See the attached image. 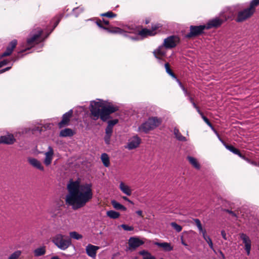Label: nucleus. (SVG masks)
I'll list each match as a JSON object with an SVG mask.
<instances>
[{"mask_svg":"<svg viewBox=\"0 0 259 259\" xmlns=\"http://www.w3.org/2000/svg\"><path fill=\"white\" fill-rule=\"evenodd\" d=\"M92 185L80 184L78 181L70 180L67 184L68 194L66 195V204L76 210L84 207L93 197Z\"/></svg>","mask_w":259,"mask_h":259,"instance_id":"f257e3e1","label":"nucleus"},{"mask_svg":"<svg viewBox=\"0 0 259 259\" xmlns=\"http://www.w3.org/2000/svg\"><path fill=\"white\" fill-rule=\"evenodd\" d=\"M90 110L92 119L97 120L100 118L106 121L109 119L110 114L113 113V106L108 105L105 101L97 99L91 102Z\"/></svg>","mask_w":259,"mask_h":259,"instance_id":"f03ea898","label":"nucleus"},{"mask_svg":"<svg viewBox=\"0 0 259 259\" xmlns=\"http://www.w3.org/2000/svg\"><path fill=\"white\" fill-rule=\"evenodd\" d=\"M52 242L59 249L65 250L71 245V239L62 234H57L52 238Z\"/></svg>","mask_w":259,"mask_h":259,"instance_id":"7ed1b4c3","label":"nucleus"},{"mask_svg":"<svg viewBox=\"0 0 259 259\" xmlns=\"http://www.w3.org/2000/svg\"><path fill=\"white\" fill-rule=\"evenodd\" d=\"M161 122V120L156 117H150L139 127V130L145 133H148L150 131L158 126Z\"/></svg>","mask_w":259,"mask_h":259,"instance_id":"20e7f679","label":"nucleus"},{"mask_svg":"<svg viewBox=\"0 0 259 259\" xmlns=\"http://www.w3.org/2000/svg\"><path fill=\"white\" fill-rule=\"evenodd\" d=\"M42 33V30L40 28H37L32 31L27 39V45L29 47L28 50L41 41V35Z\"/></svg>","mask_w":259,"mask_h":259,"instance_id":"39448f33","label":"nucleus"},{"mask_svg":"<svg viewBox=\"0 0 259 259\" xmlns=\"http://www.w3.org/2000/svg\"><path fill=\"white\" fill-rule=\"evenodd\" d=\"M255 10L250 6L238 12L235 21L237 22H242L250 18L254 13Z\"/></svg>","mask_w":259,"mask_h":259,"instance_id":"423d86ee","label":"nucleus"},{"mask_svg":"<svg viewBox=\"0 0 259 259\" xmlns=\"http://www.w3.org/2000/svg\"><path fill=\"white\" fill-rule=\"evenodd\" d=\"M205 29H206L205 25H191L190 26V32L186 35V37L192 38L200 36L204 33Z\"/></svg>","mask_w":259,"mask_h":259,"instance_id":"0eeeda50","label":"nucleus"},{"mask_svg":"<svg viewBox=\"0 0 259 259\" xmlns=\"http://www.w3.org/2000/svg\"><path fill=\"white\" fill-rule=\"evenodd\" d=\"M180 39L179 36L177 35H171L164 39L163 46L165 49H170L175 48L180 42Z\"/></svg>","mask_w":259,"mask_h":259,"instance_id":"6e6552de","label":"nucleus"},{"mask_svg":"<svg viewBox=\"0 0 259 259\" xmlns=\"http://www.w3.org/2000/svg\"><path fill=\"white\" fill-rule=\"evenodd\" d=\"M224 19H220L219 18H215L211 20H210L205 25L206 29H209L212 28H218L225 21L228 19H231V17L229 16H226L225 15Z\"/></svg>","mask_w":259,"mask_h":259,"instance_id":"1a4fd4ad","label":"nucleus"},{"mask_svg":"<svg viewBox=\"0 0 259 259\" xmlns=\"http://www.w3.org/2000/svg\"><path fill=\"white\" fill-rule=\"evenodd\" d=\"M96 24L98 26L109 33L113 32V28L109 25V21L103 18L102 20L98 19L96 21Z\"/></svg>","mask_w":259,"mask_h":259,"instance_id":"9d476101","label":"nucleus"},{"mask_svg":"<svg viewBox=\"0 0 259 259\" xmlns=\"http://www.w3.org/2000/svg\"><path fill=\"white\" fill-rule=\"evenodd\" d=\"M144 241L136 237H131L128 241V249L131 250H135L138 247L143 245Z\"/></svg>","mask_w":259,"mask_h":259,"instance_id":"9b49d317","label":"nucleus"},{"mask_svg":"<svg viewBox=\"0 0 259 259\" xmlns=\"http://www.w3.org/2000/svg\"><path fill=\"white\" fill-rule=\"evenodd\" d=\"M141 142V139L137 135L135 136L129 140L126 148L129 150L134 149L139 146Z\"/></svg>","mask_w":259,"mask_h":259,"instance_id":"f8f14e48","label":"nucleus"},{"mask_svg":"<svg viewBox=\"0 0 259 259\" xmlns=\"http://www.w3.org/2000/svg\"><path fill=\"white\" fill-rule=\"evenodd\" d=\"M73 114V110L70 109L67 112L65 113L63 115L62 120L59 123L58 125L60 128L63 127L66 125H68L70 118L72 117Z\"/></svg>","mask_w":259,"mask_h":259,"instance_id":"ddd939ff","label":"nucleus"},{"mask_svg":"<svg viewBox=\"0 0 259 259\" xmlns=\"http://www.w3.org/2000/svg\"><path fill=\"white\" fill-rule=\"evenodd\" d=\"M45 155L44 162L47 166H48L52 163L54 155V150L51 146H49L48 150L45 153Z\"/></svg>","mask_w":259,"mask_h":259,"instance_id":"4468645a","label":"nucleus"},{"mask_svg":"<svg viewBox=\"0 0 259 259\" xmlns=\"http://www.w3.org/2000/svg\"><path fill=\"white\" fill-rule=\"evenodd\" d=\"M113 127V120L109 121L108 125L106 128V135L104 138L105 142L107 144H109L110 139L112 133Z\"/></svg>","mask_w":259,"mask_h":259,"instance_id":"2eb2a0df","label":"nucleus"},{"mask_svg":"<svg viewBox=\"0 0 259 259\" xmlns=\"http://www.w3.org/2000/svg\"><path fill=\"white\" fill-rule=\"evenodd\" d=\"M99 249V246L89 244L86 246V253L89 256L95 258L96 256L97 251Z\"/></svg>","mask_w":259,"mask_h":259,"instance_id":"dca6fc26","label":"nucleus"},{"mask_svg":"<svg viewBox=\"0 0 259 259\" xmlns=\"http://www.w3.org/2000/svg\"><path fill=\"white\" fill-rule=\"evenodd\" d=\"M17 44V41L14 39L11 41L9 45L7 47L6 51L1 55V57H4L10 56L13 51V50L16 47Z\"/></svg>","mask_w":259,"mask_h":259,"instance_id":"f3484780","label":"nucleus"},{"mask_svg":"<svg viewBox=\"0 0 259 259\" xmlns=\"http://www.w3.org/2000/svg\"><path fill=\"white\" fill-rule=\"evenodd\" d=\"M15 141V139L12 134L0 137V144H13Z\"/></svg>","mask_w":259,"mask_h":259,"instance_id":"a211bd4d","label":"nucleus"},{"mask_svg":"<svg viewBox=\"0 0 259 259\" xmlns=\"http://www.w3.org/2000/svg\"><path fill=\"white\" fill-rule=\"evenodd\" d=\"M28 161L30 165L41 171L44 170V167L41 163L37 159L34 158H29Z\"/></svg>","mask_w":259,"mask_h":259,"instance_id":"6ab92c4d","label":"nucleus"},{"mask_svg":"<svg viewBox=\"0 0 259 259\" xmlns=\"http://www.w3.org/2000/svg\"><path fill=\"white\" fill-rule=\"evenodd\" d=\"M163 48L164 47L163 45L160 46L153 51V54L156 58L160 60L166 55V51L164 50Z\"/></svg>","mask_w":259,"mask_h":259,"instance_id":"aec40b11","label":"nucleus"},{"mask_svg":"<svg viewBox=\"0 0 259 259\" xmlns=\"http://www.w3.org/2000/svg\"><path fill=\"white\" fill-rule=\"evenodd\" d=\"M119 189L124 194L127 196H131L132 193V190L131 188L124 182L121 181L119 185Z\"/></svg>","mask_w":259,"mask_h":259,"instance_id":"412c9836","label":"nucleus"},{"mask_svg":"<svg viewBox=\"0 0 259 259\" xmlns=\"http://www.w3.org/2000/svg\"><path fill=\"white\" fill-rule=\"evenodd\" d=\"M155 244L157 246L161 247L165 251H170L173 249V247L169 243L167 242H155Z\"/></svg>","mask_w":259,"mask_h":259,"instance_id":"4be33fe9","label":"nucleus"},{"mask_svg":"<svg viewBox=\"0 0 259 259\" xmlns=\"http://www.w3.org/2000/svg\"><path fill=\"white\" fill-rule=\"evenodd\" d=\"M156 33V32H153L151 29L147 28H143L139 32V34L143 37H146L148 36H154Z\"/></svg>","mask_w":259,"mask_h":259,"instance_id":"5701e85b","label":"nucleus"},{"mask_svg":"<svg viewBox=\"0 0 259 259\" xmlns=\"http://www.w3.org/2000/svg\"><path fill=\"white\" fill-rule=\"evenodd\" d=\"M220 140L222 142L224 146L225 147V148L229 150L230 152H232L233 154H236V153L238 152V151L239 149L236 148L233 146L231 145H229L226 142H225L224 140L221 139L220 138H219Z\"/></svg>","mask_w":259,"mask_h":259,"instance_id":"b1692460","label":"nucleus"},{"mask_svg":"<svg viewBox=\"0 0 259 259\" xmlns=\"http://www.w3.org/2000/svg\"><path fill=\"white\" fill-rule=\"evenodd\" d=\"M74 132L70 128H65L61 131L60 136L62 137H71L74 135Z\"/></svg>","mask_w":259,"mask_h":259,"instance_id":"393cba45","label":"nucleus"},{"mask_svg":"<svg viewBox=\"0 0 259 259\" xmlns=\"http://www.w3.org/2000/svg\"><path fill=\"white\" fill-rule=\"evenodd\" d=\"M174 134L175 135L176 139L180 141H186V138L184 136H183L181 133L180 132L179 129L177 128H175L174 130Z\"/></svg>","mask_w":259,"mask_h":259,"instance_id":"a878e982","label":"nucleus"},{"mask_svg":"<svg viewBox=\"0 0 259 259\" xmlns=\"http://www.w3.org/2000/svg\"><path fill=\"white\" fill-rule=\"evenodd\" d=\"M46 253V247L41 246L35 249L34 250V254L35 256H39L45 254Z\"/></svg>","mask_w":259,"mask_h":259,"instance_id":"bb28decb","label":"nucleus"},{"mask_svg":"<svg viewBox=\"0 0 259 259\" xmlns=\"http://www.w3.org/2000/svg\"><path fill=\"white\" fill-rule=\"evenodd\" d=\"M202 236H203V238H204V239L208 243L209 247L211 249H212L214 252H215V250H214V249L213 248L212 241L211 238H210V237L206 235V232H204L203 233V234H202Z\"/></svg>","mask_w":259,"mask_h":259,"instance_id":"cd10ccee","label":"nucleus"},{"mask_svg":"<svg viewBox=\"0 0 259 259\" xmlns=\"http://www.w3.org/2000/svg\"><path fill=\"white\" fill-rule=\"evenodd\" d=\"M187 159L190 163L197 169L200 168V165L197 161V159L192 156H188Z\"/></svg>","mask_w":259,"mask_h":259,"instance_id":"c85d7f7f","label":"nucleus"},{"mask_svg":"<svg viewBox=\"0 0 259 259\" xmlns=\"http://www.w3.org/2000/svg\"><path fill=\"white\" fill-rule=\"evenodd\" d=\"M101 158L104 166L106 167H108L110 165L108 155L106 153H103L101 155Z\"/></svg>","mask_w":259,"mask_h":259,"instance_id":"c756f323","label":"nucleus"},{"mask_svg":"<svg viewBox=\"0 0 259 259\" xmlns=\"http://www.w3.org/2000/svg\"><path fill=\"white\" fill-rule=\"evenodd\" d=\"M193 220L200 233H201L202 234H203L204 232H206V230L203 228L201 222L198 219H195Z\"/></svg>","mask_w":259,"mask_h":259,"instance_id":"7c9ffc66","label":"nucleus"},{"mask_svg":"<svg viewBox=\"0 0 259 259\" xmlns=\"http://www.w3.org/2000/svg\"><path fill=\"white\" fill-rule=\"evenodd\" d=\"M114 209L116 210H120L123 211L126 210V208L124 206L115 200L114 202Z\"/></svg>","mask_w":259,"mask_h":259,"instance_id":"2f4dec72","label":"nucleus"},{"mask_svg":"<svg viewBox=\"0 0 259 259\" xmlns=\"http://www.w3.org/2000/svg\"><path fill=\"white\" fill-rule=\"evenodd\" d=\"M84 10V8L80 6L73 9V12L75 17H77L80 14L82 13Z\"/></svg>","mask_w":259,"mask_h":259,"instance_id":"473e14b6","label":"nucleus"},{"mask_svg":"<svg viewBox=\"0 0 259 259\" xmlns=\"http://www.w3.org/2000/svg\"><path fill=\"white\" fill-rule=\"evenodd\" d=\"M70 237L71 238L79 240L82 238V235L78 233L77 232L72 231L69 233Z\"/></svg>","mask_w":259,"mask_h":259,"instance_id":"72a5a7b5","label":"nucleus"},{"mask_svg":"<svg viewBox=\"0 0 259 259\" xmlns=\"http://www.w3.org/2000/svg\"><path fill=\"white\" fill-rule=\"evenodd\" d=\"M165 68L166 72L168 74H169L170 76H171L172 77H173L174 78H176V76L175 74L173 72L172 70L170 69V65L168 63H166L165 64Z\"/></svg>","mask_w":259,"mask_h":259,"instance_id":"f704fd0d","label":"nucleus"},{"mask_svg":"<svg viewBox=\"0 0 259 259\" xmlns=\"http://www.w3.org/2000/svg\"><path fill=\"white\" fill-rule=\"evenodd\" d=\"M21 254L20 250H17L13 252L8 258V259H17Z\"/></svg>","mask_w":259,"mask_h":259,"instance_id":"c9c22d12","label":"nucleus"},{"mask_svg":"<svg viewBox=\"0 0 259 259\" xmlns=\"http://www.w3.org/2000/svg\"><path fill=\"white\" fill-rule=\"evenodd\" d=\"M170 225L177 232H180L182 230V226L178 225L176 222H171Z\"/></svg>","mask_w":259,"mask_h":259,"instance_id":"e433bc0d","label":"nucleus"},{"mask_svg":"<svg viewBox=\"0 0 259 259\" xmlns=\"http://www.w3.org/2000/svg\"><path fill=\"white\" fill-rule=\"evenodd\" d=\"M241 238L243 241V243L245 244H246V243H251L249 237L244 234H242L241 235Z\"/></svg>","mask_w":259,"mask_h":259,"instance_id":"4c0bfd02","label":"nucleus"},{"mask_svg":"<svg viewBox=\"0 0 259 259\" xmlns=\"http://www.w3.org/2000/svg\"><path fill=\"white\" fill-rule=\"evenodd\" d=\"M179 84L181 89H182V90L184 91L185 96H187L188 97H190L191 96L190 92H189L187 91V90L184 87L182 82L179 81Z\"/></svg>","mask_w":259,"mask_h":259,"instance_id":"58836bf2","label":"nucleus"},{"mask_svg":"<svg viewBox=\"0 0 259 259\" xmlns=\"http://www.w3.org/2000/svg\"><path fill=\"white\" fill-rule=\"evenodd\" d=\"M258 5H259V0H252L249 5L255 11Z\"/></svg>","mask_w":259,"mask_h":259,"instance_id":"ea45409f","label":"nucleus"},{"mask_svg":"<svg viewBox=\"0 0 259 259\" xmlns=\"http://www.w3.org/2000/svg\"><path fill=\"white\" fill-rule=\"evenodd\" d=\"M114 33H119L122 34L124 35H126V32L123 30L121 28L119 27H114Z\"/></svg>","mask_w":259,"mask_h":259,"instance_id":"a19ab883","label":"nucleus"},{"mask_svg":"<svg viewBox=\"0 0 259 259\" xmlns=\"http://www.w3.org/2000/svg\"><path fill=\"white\" fill-rule=\"evenodd\" d=\"M120 227L125 231H131L134 230V227L133 226H129L125 224H122L120 225Z\"/></svg>","mask_w":259,"mask_h":259,"instance_id":"79ce46f5","label":"nucleus"},{"mask_svg":"<svg viewBox=\"0 0 259 259\" xmlns=\"http://www.w3.org/2000/svg\"><path fill=\"white\" fill-rule=\"evenodd\" d=\"M101 16L102 17H107L108 18H112L113 17V13L111 11H109L105 13L101 14Z\"/></svg>","mask_w":259,"mask_h":259,"instance_id":"37998d69","label":"nucleus"},{"mask_svg":"<svg viewBox=\"0 0 259 259\" xmlns=\"http://www.w3.org/2000/svg\"><path fill=\"white\" fill-rule=\"evenodd\" d=\"M251 249V243H246L245 244V250H246L247 255H249Z\"/></svg>","mask_w":259,"mask_h":259,"instance_id":"c03bdc74","label":"nucleus"},{"mask_svg":"<svg viewBox=\"0 0 259 259\" xmlns=\"http://www.w3.org/2000/svg\"><path fill=\"white\" fill-rule=\"evenodd\" d=\"M202 119L204 121V122L209 126L212 127V124L210 122L209 120L207 118L206 116H205L204 115H202Z\"/></svg>","mask_w":259,"mask_h":259,"instance_id":"a18cd8bd","label":"nucleus"},{"mask_svg":"<svg viewBox=\"0 0 259 259\" xmlns=\"http://www.w3.org/2000/svg\"><path fill=\"white\" fill-rule=\"evenodd\" d=\"M224 211L226 212L229 213V214H230L231 215H232L234 217L237 218V215L236 214V213H235L234 211L231 210H229V209H224Z\"/></svg>","mask_w":259,"mask_h":259,"instance_id":"49530a36","label":"nucleus"},{"mask_svg":"<svg viewBox=\"0 0 259 259\" xmlns=\"http://www.w3.org/2000/svg\"><path fill=\"white\" fill-rule=\"evenodd\" d=\"M161 27L159 24H154L152 26V29L153 32H155V31Z\"/></svg>","mask_w":259,"mask_h":259,"instance_id":"de8ad7c7","label":"nucleus"},{"mask_svg":"<svg viewBox=\"0 0 259 259\" xmlns=\"http://www.w3.org/2000/svg\"><path fill=\"white\" fill-rule=\"evenodd\" d=\"M139 253L140 255H143V256H146L148 255L150 253L147 250H143L140 251Z\"/></svg>","mask_w":259,"mask_h":259,"instance_id":"09e8293b","label":"nucleus"},{"mask_svg":"<svg viewBox=\"0 0 259 259\" xmlns=\"http://www.w3.org/2000/svg\"><path fill=\"white\" fill-rule=\"evenodd\" d=\"M9 62L8 60H4L0 62V68L7 65Z\"/></svg>","mask_w":259,"mask_h":259,"instance_id":"8fccbe9b","label":"nucleus"},{"mask_svg":"<svg viewBox=\"0 0 259 259\" xmlns=\"http://www.w3.org/2000/svg\"><path fill=\"white\" fill-rule=\"evenodd\" d=\"M143 259H156L155 257L152 255L151 253H150L148 255L146 256H143Z\"/></svg>","mask_w":259,"mask_h":259,"instance_id":"3c124183","label":"nucleus"},{"mask_svg":"<svg viewBox=\"0 0 259 259\" xmlns=\"http://www.w3.org/2000/svg\"><path fill=\"white\" fill-rule=\"evenodd\" d=\"M107 214L110 218L113 219V210L107 211Z\"/></svg>","mask_w":259,"mask_h":259,"instance_id":"603ef678","label":"nucleus"},{"mask_svg":"<svg viewBox=\"0 0 259 259\" xmlns=\"http://www.w3.org/2000/svg\"><path fill=\"white\" fill-rule=\"evenodd\" d=\"M221 235H222V237L225 239V240H227V235H226V232L224 230H222L221 231Z\"/></svg>","mask_w":259,"mask_h":259,"instance_id":"864d4df0","label":"nucleus"},{"mask_svg":"<svg viewBox=\"0 0 259 259\" xmlns=\"http://www.w3.org/2000/svg\"><path fill=\"white\" fill-rule=\"evenodd\" d=\"M219 252L220 254V256L219 257L220 259H225V256L223 252L221 250H219Z\"/></svg>","mask_w":259,"mask_h":259,"instance_id":"5fc2aeb1","label":"nucleus"},{"mask_svg":"<svg viewBox=\"0 0 259 259\" xmlns=\"http://www.w3.org/2000/svg\"><path fill=\"white\" fill-rule=\"evenodd\" d=\"M136 213L140 217L143 218V211L141 210L136 211Z\"/></svg>","mask_w":259,"mask_h":259,"instance_id":"6e6d98bb","label":"nucleus"},{"mask_svg":"<svg viewBox=\"0 0 259 259\" xmlns=\"http://www.w3.org/2000/svg\"><path fill=\"white\" fill-rule=\"evenodd\" d=\"M119 216H120L119 212L114 211V219L118 218Z\"/></svg>","mask_w":259,"mask_h":259,"instance_id":"4d7b16f0","label":"nucleus"},{"mask_svg":"<svg viewBox=\"0 0 259 259\" xmlns=\"http://www.w3.org/2000/svg\"><path fill=\"white\" fill-rule=\"evenodd\" d=\"M236 155H237L239 157H240L241 158H243V157H244V155H243L242 154V153L240 152L239 150L238 151V152L236 153Z\"/></svg>","mask_w":259,"mask_h":259,"instance_id":"13d9d810","label":"nucleus"},{"mask_svg":"<svg viewBox=\"0 0 259 259\" xmlns=\"http://www.w3.org/2000/svg\"><path fill=\"white\" fill-rule=\"evenodd\" d=\"M122 198L125 200V201H128V202H130V203L131 204H134L133 202L131 200H130L126 196H123L122 197Z\"/></svg>","mask_w":259,"mask_h":259,"instance_id":"bf43d9fd","label":"nucleus"},{"mask_svg":"<svg viewBox=\"0 0 259 259\" xmlns=\"http://www.w3.org/2000/svg\"><path fill=\"white\" fill-rule=\"evenodd\" d=\"M10 68H11L10 67H7V68H5V69H3L1 70H0V74L3 73L5 72V71H6L9 70L10 69Z\"/></svg>","mask_w":259,"mask_h":259,"instance_id":"052dcab7","label":"nucleus"},{"mask_svg":"<svg viewBox=\"0 0 259 259\" xmlns=\"http://www.w3.org/2000/svg\"><path fill=\"white\" fill-rule=\"evenodd\" d=\"M181 243H182V244L183 245H184V246H186V247L188 246V244L185 242V241L184 240V239H183V237H181Z\"/></svg>","mask_w":259,"mask_h":259,"instance_id":"680f3d73","label":"nucleus"},{"mask_svg":"<svg viewBox=\"0 0 259 259\" xmlns=\"http://www.w3.org/2000/svg\"><path fill=\"white\" fill-rule=\"evenodd\" d=\"M242 159H244V160H245L246 161L248 162V163H250V162L251 161L250 159L246 157L245 156H244V157H243Z\"/></svg>","mask_w":259,"mask_h":259,"instance_id":"e2e57ef3","label":"nucleus"},{"mask_svg":"<svg viewBox=\"0 0 259 259\" xmlns=\"http://www.w3.org/2000/svg\"><path fill=\"white\" fill-rule=\"evenodd\" d=\"M196 109V110H197V112H198L199 114H200V115H201V116H202V115H203V113L200 111V109H199V107H198V108H197V109Z\"/></svg>","mask_w":259,"mask_h":259,"instance_id":"0e129e2a","label":"nucleus"},{"mask_svg":"<svg viewBox=\"0 0 259 259\" xmlns=\"http://www.w3.org/2000/svg\"><path fill=\"white\" fill-rule=\"evenodd\" d=\"M188 99L191 103L194 102V99L191 96L188 97Z\"/></svg>","mask_w":259,"mask_h":259,"instance_id":"69168bd1","label":"nucleus"},{"mask_svg":"<svg viewBox=\"0 0 259 259\" xmlns=\"http://www.w3.org/2000/svg\"><path fill=\"white\" fill-rule=\"evenodd\" d=\"M250 163H251V164H253L254 165L259 166V163L257 164V163L256 162H255V161H251Z\"/></svg>","mask_w":259,"mask_h":259,"instance_id":"338daca9","label":"nucleus"},{"mask_svg":"<svg viewBox=\"0 0 259 259\" xmlns=\"http://www.w3.org/2000/svg\"><path fill=\"white\" fill-rule=\"evenodd\" d=\"M192 104L193 106L194 107V108H195V109L198 108V106L196 104V103L195 102L192 103Z\"/></svg>","mask_w":259,"mask_h":259,"instance_id":"774afa93","label":"nucleus"}]
</instances>
